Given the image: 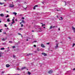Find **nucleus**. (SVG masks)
<instances>
[{"instance_id": "f257e3e1", "label": "nucleus", "mask_w": 75, "mask_h": 75, "mask_svg": "<svg viewBox=\"0 0 75 75\" xmlns=\"http://www.w3.org/2000/svg\"><path fill=\"white\" fill-rule=\"evenodd\" d=\"M14 7V5L12 4H10L9 6V7Z\"/></svg>"}, {"instance_id": "f03ea898", "label": "nucleus", "mask_w": 75, "mask_h": 75, "mask_svg": "<svg viewBox=\"0 0 75 75\" xmlns=\"http://www.w3.org/2000/svg\"><path fill=\"white\" fill-rule=\"evenodd\" d=\"M52 72H53V71H52V70H50L48 72V73H49V74H52Z\"/></svg>"}, {"instance_id": "7ed1b4c3", "label": "nucleus", "mask_w": 75, "mask_h": 75, "mask_svg": "<svg viewBox=\"0 0 75 75\" xmlns=\"http://www.w3.org/2000/svg\"><path fill=\"white\" fill-rule=\"evenodd\" d=\"M42 55H44V56H47V54L43 52L42 53Z\"/></svg>"}, {"instance_id": "20e7f679", "label": "nucleus", "mask_w": 75, "mask_h": 75, "mask_svg": "<svg viewBox=\"0 0 75 75\" xmlns=\"http://www.w3.org/2000/svg\"><path fill=\"white\" fill-rule=\"evenodd\" d=\"M56 46L55 47V48L57 49V48H58V43H57L56 44Z\"/></svg>"}, {"instance_id": "39448f33", "label": "nucleus", "mask_w": 75, "mask_h": 75, "mask_svg": "<svg viewBox=\"0 0 75 75\" xmlns=\"http://www.w3.org/2000/svg\"><path fill=\"white\" fill-rule=\"evenodd\" d=\"M72 29L74 31V33H75V28L73 26L72 27Z\"/></svg>"}, {"instance_id": "423d86ee", "label": "nucleus", "mask_w": 75, "mask_h": 75, "mask_svg": "<svg viewBox=\"0 0 75 75\" xmlns=\"http://www.w3.org/2000/svg\"><path fill=\"white\" fill-rule=\"evenodd\" d=\"M38 7V5H36L34 6L33 7V9L35 10V7Z\"/></svg>"}, {"instance_id": "0eeeda50", "label": "nucleus", "mask_w": 75, "mask_h": 75, "mask_svg": "<svg viewBox=\"0 0 75 75\" xmlns=\"http://www.w3.org/2000/svg\"><path fill=\"white\" fill-rule=\"evenodd\" d=\"M63 5L64 6H66V4H67V3L65 1H64L63 3Z\"/></svg>"}, {"instance_id": "6e6552de", "label": "nucleus", "mask_w": 75, "mask_h": 75, "mask_svg": "<svg viewBox=\"0 0 75 75\" xmlns=\"http://www.w3.org/2000/svg\"><path fill=\"white\" fill-rule=\"evenodd\" d=\"M10 66L8 64H7L6 65V67L7 68H8Z\"/></svg>"}, {"instance_id": "1a4fd4ad", "label": "nucleus", "mask_w": 75, "mask_h": 75, "mask_svg": "<svg viewBox=\"0 0 75 75\" xmlns=\"http://www.w3.org/2000/svg\"><path fill=\"white\" fill-rule=\"evenodd\" d=\"M0 16H1V17H4V15L3 14V13H1L0 14Z\"/></svg>"}, {"instance_id": "9d476101", "label": "nucleus", "mask_w": 75, "mask_h": 75, "mask_svg": "<svg viewBox=\"0 0 75 75\" xmlns=\"http://www.w3.org/2000/svg\"><path fill=\"white\" fill-rule=\"evenodd\" d=\"M41 47H43V48H45V46H44V45L42 44L41 45Z\"/></svg>"}, {"instance_id": "9b49d317", "label": "nucleus", "mask_w": 75, "mask_h": 75, "mask_svg": "<svg viewBox=\"0 0 75 75\" xmlns=\"http://www.w3.org/2000/svg\"><path fill=\"white\" fill-rule=\"evenodd\" d=\"M25 68H26V67H24L22 68L21 69L22 70H23V69H25Z\"/></svg>"}, {"instance_id": "f8f14e48", "label": "nucleus", "mask_w": 75, "mask_h": 75, "mask_svg": "<svg viewBox=\"0 0 75 75\" xmlns=\"http://www.w3.org/2000/svg\"><path fill=\"white\" fill-rule=\"evenodd\" d=\"M12 13L13 14H14L15 16H16L17 15V13L15 12H13Z\"/></svg>"}, {"instance_id": "ddd939ff", "label": "nucleus", "mask_w": 75, "mask_h": 75, "mask_svg": "<svg viewBox=\"0 0 75 75\" xmlns=\"http://www.w3.org/2000/svg\"><path fill=\"white\" fill-rule=\"evenodd\" d=\"M2 40L3 41H5V40H7V38H6V39H4V38H3V39H2Z\"/></svg>"}, {"instance_id": "4468645a", "label": "nucleus", "mask_w": 75, "mask_h": 75, "mask_svg": "<svg viewBox=\"0 0 75 75\" xmlns=\"http://www.w3.org/2000/svg\"><path fill=\"white\" fill-rule=\"evenodd\" d=\"M7 21L8 22H10V18H8L7 19Z\"/></svg>"}, {"instance_id": "2eb2a0df", "label": "nucleus", "mask_w": 75, "mask_h": 75, "mask_svg": "<svg viewBox=\"0 0 75 75\" xmlns=\"http://www.w3.org/2000/svg\"><path fill=\"white\" fill-rule=\"evenodd\" d=\"M4 4V3H1V2H0V4L1 5H3V4Z\"/></svg>"}, {"instance_id": "dca6fc26", "label": "nucleus", "mask_w": 75, "mask_h": 75, "mask_svg": "<svg viewBox=\"0 0 75 75\" xmlns=\"http://www.w3.org/2000/svg\"><path fill=\"white\" fill-rule=\"evenodd\" d=\"M14 23H15V21H13L11 23V24H14Z\"/></svg>"}, {"instance_id": "f3484780", "label": "nucleus", "mask_w": 75, "mask_h": 75, "mask_svg": "<svg viewBox=\"0 0 75 75\" xmlns=\"http://www.w3.org/2000/svg\"><path fill=\"white\" fill-rule=\"evenodd\" d=\"M52 26H51L50 28V30H51V29H52Z\"/></svg>"}, {"instance_id": "a211bd4d", "label": "nucleus", "mask_w": 75, "mask_h": 75, "mask_svg": "<svg viewBox=\"0 0 75 75\" xmlns=\"http://www.w3.org/2000/svg\"><path fill=\"white\" fill-rule=\"evenodd\" d=\"M40 23L41 24H42V27H43V26L44 25H45V24H44L43 25V24L42 23Z\"/></svg>"}, {"instance_id": "6ab92c4d", "label": "nucleus", "mask_w": 75, "mask_h": 75, "mask_svg": "<svg viewBox=\"0 0 75 75\" xmlns=\"http://www.w3.org/2000/svg\"><path fill=\"white\" fill-rule=\"evenodd\" d=\"M60 18H61V19H59V20H63V18H62V17H61Z\"/></svg>"}, {"instance_id": "aec40b11", "label": "nucleus", "mask_w": 75, "mask_h": 75, "mask_svg": "<svg viewBox=\"0 0 75 75\" xmlns=\"http://www.w3.org/2000/svg\"><path fill=\"white\" fill-rule=\"evenodd\" d=\"M4 48H1V50H4Z\"/></svg>"}, {"instance_id": "412c9836", "label": "nucleus", "mask_w": 75, "mask_h": 75, "mask_svg": "<svg viewBox=\"0 0 75 75\" xmlns=\"http://www.w3.org/2000/svg\"><path fill=\"white\" fill-rule=\"evenodd\" d=\"M22 23H25V21H24L23 20H22Z\"/></svg>"}, {"instance_id": "4be33fe9", "label": "nucleus", "mask_w": 75, "mask_h": 75, "mask_svg": "<svg viewBox=\"0 0 75 75\" xmlns=\"http://www.w3.org/2000/svg\"><path fill=\"white\" fill-rule=\"evenodd\" d=\"M37 51H40V49L38 48H37Z\"/></svg>"}, {"instance_id": "5701e85b", "label": "nucleus", "mask_w": 75, "mask_h": 75, "mask_svg": "<svg viewBox=\"0 0 75 75\" xmlns=\"http://www.w3.org/2000/svg\"><path fill=\"white\" fill-rule=\"evenodd\" d=\"M28 74H29V75H30L31 74V73H30V71H28Z\"/></svg>"}, {"instance_id": "b1692460", "label": "nucleus", "mask_w": 75, "mask_h": 75, "mask_svg": "<svg viewBox=\"0 0 75 75\" xmlns=\"http://www.w3.org/2000/svg\"><path fill=\"white\" fill-rule=\"evenodd\" d=\"M18 35H22L20 33H18Z\"/></svg>"}, {"instance_id": "393cba45", "label": "nucleus", "mask_w": 75, "mask_h": 75, "mask_svg": "<svg viewBox=\"0 0 75 75\" xmlns=\"http://www.w3.org/2000/svg\"><path fill=\"white\" fill-rule=\"evenodd\" d=\"M31 54H32V55H33V54H27L28 56L29 55H31Z\"/></svg>"}, {"instance_id": "a878e982", "label": "nucleus", "mask_w": 75, "mask_h": 75, "mask_svg": "<svg viewBox=\"0 0 75 75\" xmlns=\"http://www.w3.org/2000/svg\"><path fill=\"white\" fill-rule=\"evenodd\" d=\"M4 25L5 27H7V25H6V24H5Z\"/></svg>"}, {"instance_id": "bb28decb", "label": "nucleus", "mask_w": 75, "mask_h": 75, "mask_svg": "<svg viewBox=\"0 0 75 75\" xmlns=\"http://www.w3.org/2000/svg\"><path fill=\"white\" fill-rule=\"evenodd\" d=\"M3 34H6V32H4Z\"/></svg>"}, {"instance_id": "cd10ccee", "label": "nucleus", "mask_w": 75, "mask_h": 75, "mask_svg": "<svg viewBox=\"0 0 75 75\" xmlns=\"http://www.w3.org/2000/svg\"><path fill=\"white\" fill-rule=\"evenodd\" d=\"M1 30H3V29H0V32L1 33L2 31H1Z\"/></svg>"}, {"instance_id": "c85d7f7f", "label": "nucleus", "mask_w": 75, "mask_h": 75, "mask_svg": "<svg viewBox=\"0 0 75 75\" xmlns=\"http://www.w3.org/2000/svg\"><path fill=\"white\" fill-rule=\"evenodd\" d=\"M9 16H8V15H7V16H6V18H7V17H8Z\"/></svg>"}, {"instance_id": "c756f323", "label": "nucleus", "mask_w": 75, "mask_h": 75, "mask_svg": "<svg viewBox=\"0 0 75 75\" xmlns=\"http://www.w3.org/2000/svg\"><path fill=\"white\" fill-rule=\"evenodd\" d=\"M25 6H26V7H24V8H27V6L26 5Z\"/></svg>"}, {"instance_id": "7c9ffc66", "label": "nucleus", "mask_w": 75, "mask_h": 75, "mask_svg": "<svg viewBox=\"0 0 75 75\" xmlns=\"http://www.w3.org/2000/svg\"><path fill=\"white\" fill-rule=\"evenodd\" d=\"M1 54H3V53H0V57H1Z\"/></svg>"}, {"instance_id": "2f4dec72", "label": "nucleus", "mask_w": 75, "mask_h": 75, "mask_svg": "<svg viewBox=\"0 0 75 75\" xmlns=\"http://www.w3.org/2000/svg\"><path fill=\"white\" fill-rule=\"evenodd\" d=\"M21 27H23V24H21Z\"/></svg>"}, {"instance_id": "473e14b6", "label": "nucleus", "mask_w": 75, "mask_h": 75, "mask_svg": "<svg viewBox=\"0 0 75 75\" xmlns=\"http://www.w3.org/2000/svg\"><path fill=\"white\" fill-rule=\"evenodd\" d=\"M9 43H12V41H9Z\"/></svg>"}, {"instance_id": "72a5a7b5", "label": "nucleus", "mask_w": 75, "mask_h": 75, "mask_svg": "<svg viewBox=\"0 0 75 75\" xmlns=\"http://www.w3.org/2000/svg\"><path fill=\"white\" fill-rule=\"evenodd\" d=\"M55 27L54 26H53L52 27V28H55Z\"/></svg>"}, {"instance_id": "f704fd0d", "label": "nucleus", "mask_w": 75, "mask_h": 75, "mask_svg": "<svg viewBox=\"0 0 75 75\" xmlns=\"http://www.w3.org/2000/svg\"><path fill=\"white\" fill-rule=\"evenodd\" d=\"M4 71H2L1 72V74H4Z\"/></svg>"}, {"instance_id": "c9c22d12", "label": "nucleus", "mask_w": 75, "mask_h": 75, "mask_svg": "<svg viewBox=\"0 0 75 75\" xmlns=\"http://www.w3.org/2000/svg\"><path fill=\"white\" fill-rule=\"evenodd\" d=\"M33 42H37V41L35 40Z\"/></svg>"}, {"instance_id": "e433bc0d", "label": "nucleus", "mask_w": 75, "mask_h": 75, "mask_svg": "<svg viewBox=\"0 0 75 75\" xmlns=\"http://www.w3.org/2000/svg\"><path fill=\"white\" fill-rule=\"evenodd\" d=\"M57 11H60V10H58L57 9L56 10Z\"/></svg>"}, {"instance_id": "4c0bfd02", "label": "nucleus", "mask_w": 75, "mask_h": 75, "mask_svg": "<svg viewBox=\"0 0 75 75\" xmlns=\"http://www.w3.org/2000/svg\"><path fill=\"white\" fill-rule=\"evenodd\" d=\"M34 47H36V45H34Z\"/></svg>"}, {"instance_id": "58836bf2", "label": "nucleus", "mask_w": 75, "mask_h": 75, "mask_svg": "<svg viewBox=\"0 0 75 75\" xmlns=\"http://www.w3.org/2000/svg\"><path fill=\"white\" fill-rule=\"evenodd\" d=\"M16 47L15 46H13V48H15Z\"/></svg>"}, {"instance_id": "ea45409f", "label": "nucleus", "mask_w": 75, "mask_h": 75, "mask_svg": "<svg viewBox=\"0 0 75 75\" xmlns=\"http://www.w3.org/2000/svg\"><path fill=\"white\" fill-rule=\"evenodd\" d=\"M13 57L14 58H15L16 57V56L15 55H13Z\"/></svg>"}, {"instance_id": "a19ab883", "label": "nucleus", "mask_w": 75, "mask_h": 75, "mask_svg": "<svg viewBox=\"0 0 75 75\" xmlns=\"http://www.w3.org/2000/svg\"><path fill=\"white\" fill-rule=\"evenodd\" d=\"M46 44H47V45L50 44V43L48 42V43H46Z\"/></svg>"}, {"instance_id": "79ce46f5", "label": "nucleus", "mask_w": 75, "mask_h": 75, "mask_svg": "<svg viewBox=\"0 0 75 75\" xmlns=\"http://www.w3.org/2000/svg\"><path fill=\"white\" fill-rule=\"evenodd\" d=\"M24 18H24V17H22V19H23V20L24 19Z\"/></svg>"}, {"instance_id": "37998d69", "label": "nucleus", "mask_w": 75, "mask_h": 75, "mask_svg": "<svg viewBox=\"0 0 75 75\" xmlns=\"http://www.w3.org/2000/svg\"><path fill=\"white\" fill-rule=\"evenodd\" d=\"M68 38H69V39H71V38L70 37H69Z\"/></svg>"}, {"instance_id": "c03bdc74", "label": "nucleus", "mask_w": 75, "mask_h": 75, "mask_svg": "<svg viewBox=\"0 0 75 75\" xmlns=\"http://www.w3.org/2000/svg\"><path fill=\"white\" fill-rule=\"evenodd\" d=\"M19 30H22V28H20L19 29Z\"/></svg>"}, {"instance_id": "a18cd8bd", "label": "nucleus", "mask_w": 75, "mask_h": 75, "mask_svg": "<svg viewBox=\"0 0 75 75\" xmlns=\"http://www.w3.org/2000/svg\"><path fill=\"white\" fill-rule=\"evenodd\" d=\"M73 71H74V70H75V68L73 69Z\"/></svg>"}, {"instance_id": "49530a36", "label": "nucleus", "mask_w": 75, "mask_h": 75, "mask_svg": "<svg viewBox=\"0 0 75 75\" xmlns=\"http://www.w3.org/2000/svg\"><path fill=\"white\" fill-rule=\"evenodd\" d=\"M5 44V43H4L2 44V45H4Z\"/></svg>"}, {"instance_id": "de8ad7c7", "label": "nucleus", "mask_w": 75, "mask_h": 75, "mask_svg": "<svg viewBox=\"0 0 75 75\" xmlns=\"http://www.w3.org/2000/svg\"><path fill=\"white\" fill-rule=\"evenodd\" d=\"M60 30V28H59V31Z\"/></svg>"}, {"instance_id": "09e8293b", "label": "nucleus", "mask_w": 75, "mask_h": 75, "mask_svg": "<svg viewBox=\"0 0 75 75\" xmlns=\"http://www.w3.org/2000/svg\"><path fill=\"white\" fill-rule=\"evenodd\" d=\"M15 21H17V19H15Z\"/></svg>"}, {"instance_id": "8fccbe9b", "label": "nucleus", "mask_w": 75, "mask_h": 75, "mask_svg": "<svg viewBox=\"0 0 75 75\" xmlns=\"http://www.w3.org/2000/svg\"><path fill=\"white\" fill-rule=\"evenodd\" d=\"M55 42H58V40H56V41H55Z\"/></svg>"}, {"instance_id": "3c124183", "label": "nucleus", "mask_w": 75, "mask_h": 75, "mask_svg": "<svg viewBox=\"0 0 75 75\" xmlns=\"http://www.w3.org/2000/svg\"><path fill=\"white\" fill-rule=\"evenodd\" d=\"M6 13H8V11H6Z\"/></svg>"}, {"instance_id": "603ef678", "label": "nucleus", "mask_w": 75, "mask_h": 75, "mask_svg": "<svg viewBox=\"0 0 75 75\" xmlns=\"http://www.w3.org/2000/svg\"><path fill=\"white\" fill-rule=\"evenodd\" d=\"M18 70H20V69L19 68H18L17 69Z\"/></svg>"}, {"instance_id": "864d4df0", "label": "nucleus", "mask_w": 75, "mask_h": 75, "mask_svg": "<svg viewBox=\"0 0 75 75\" xmlns=\"http://www.w3.org/2000/svg\"><path fill=\"white\" fill-rule=\"evenodd\" d=\"M39 30H41V28H39Z\"/></svg>"}, {"instance_id": "5fc2aeb1", "label": "nucleus", "mask_w": 75, "mask_h": 75, "mask_svg": "<svg viewBox=\"0 0 75 75\" xmlns=\"http://www.w3.org/2000/svg\"><path fill=\"white\" fill-rule=\"evenodd\" d=\"M57 17L58 18V16H57Z\"/></svg>"}, {"instance_id": "6e6d98bb", "label": "nucleus", "mask_w": 75, "mask_h": 75, "mask_svg": "<svg viewBox=\"0 0 75 75\" xmlns=\"http://www.w3.org/2000/svg\"><path fill=\"white\" fill-rule=\"evenodd\" d=\"M0 23H1V21H0Z\"/></svg>"}, {"instance_id": "4d7b16f0", "label": "nucleus", "mask_w": 75, "mask_h": 75, "mask_svg": "<svg viewBox=\"0 0 75 75\" xmlns=\"http://www.w3.org/2000/svg\"><path fill=\"white\" fill-rule=\"evenodd\" d=\"M4 6H6V5H4Z\"/></svg>"}, {"instance_id": "13d9d810", "label": "nucleus", "mask_w": 75, "mask_h": 75, "mask_svg": "<svg viewBox=\"0 0 75 75\" xmlns=\"http://www.w3.org/2000/svg\"><path fill=\"white\" fill-rule=\"evenodd\" d=\"M11 25H12V24H11V25H10V26H11Z\"/></svg>"}, {"instance_id": "bf43d9fd", "label": "nucleus", "mask_w": 75, "mask_h": 75, "mask_svg": "<svg viewBox=\"0 0 75 75\" xmlns=\"http://www.w3.org/2000/svg\"><path fill=\"white\" fill-rule=\"evenodd\" d=\"M12 21H14V19H12Z\"/></svg>"}, {"instance_id": "052dcab7", "label": "nucleus", "mask_w": 75, "mask_h": 75, "mask_svg": "<svg viewBox=\"0 0 75 75\" xmlns=\"http://www.w3.org/2000/svg\"><path fill=\"white\" fill-rule=\"evenodd\" d=\"M43 28H45V27H43Z\"/></svg>"}, {"instance_id": "680f3d73", "label": "nucleus", "mask_w": 75, "mask_h": 75, "mask_svg": "<svg viewBox=\"0 0 75 75\" xmlns=\"http://www.w3.org/2000/svg\"><path fill=\"white\" fill-rule=\"evenodd\" d=\"M4 0V1H7V0Z\"/></svg>"}, {"instance_id": "e2e57ef3", "label": "nucleus", "mask_w": 75, "mask_h": 75, "mask_svg": "<svg viewBox=\"0 0 75 75\" xmlns=\"http://www.w3.org/2000/svg\"><path fill=\"white\" fill-rule=\"evenodd\" d=\"M39 31L40 32H41V31Z\"/></svg>"}, {"instance_id": "0e129e2a", "label": "nucleus", "mask_w": 75, "mask_h": 75, "mask_svg": "<svg viewBox=\"0 0 75 75\" xmlns=\"http://www.w3.org/2000/svg\"><path fill=\"white\" fill-rule=\"evenodd\" d=\"M8 49H9V47H8Z\"/></svg>"}, {"instance_id": "69168bd1", "label": "nucleus", "mask_w": 75, "mask_h": 75, "mask_svg": "<svg viewBox=\"0 0 75 75\" xmlns=\"http://www.w3.org/2000/svg\"><path fill=\"white\" fill-rule=\"evenodd\" d=\"M34 30H32V32H34Z\"/></svg>"}, {"instance_id": "338daca9", "label": "nucleus", "mask_w": 75, "mask_h": 75, "mask_svg": "<svg viewBox=\"0 0 75 75\" xmlns=\"http://www.w3.org/2000/svg\"><path fill=\"white\" fill-rule=\"evenodd\" d=\"M21 23H22V22L20 23V24H21Z\"/></svg>"}, {"instance_id": "774afa93", "label": "nucleus", "mask_w": 75, "mask_h": 75, "mask_svg": "<svg viewBox=\"0 0 75 75\" xmlns=\"http://www.w3.org/2000/svg\"><path fill=\"white\" fill-rule=\"evenodd\" d=\"M26 41H28V39H27V40H26Z\"/></svg>"}]
</instances>
